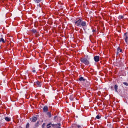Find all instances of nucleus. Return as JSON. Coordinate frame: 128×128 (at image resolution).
<instances>
[{
  "instance_id": "8",
  "label": "nucleus",
  "mask_w": 128,
  "mask_h": 128,
  "mask_svg": "<svg viewBox=\"0 0 128 128\" xmlns=\"http://www.w3.org/2000/svg\"><path fill=\"white\" fill-rule=\"evenodd\" d=\"M0 42H2L3 44H6V41L4 38H0Z\"/></svg>"
},
{
  "instance_id": "24",
  "label": "nucleus",
  "mask_w": 128,
  "mask_h": 128,
  "mask_svg": "<svg viewBox=\"0 0 128 128\" xmlns=\"http://www.w3.org/2000/svg\"><path fill=\"white\" fill-rule=\"evenodd\" d=\"M56 118H58V116H56L54 118V120H56Z\"/></svg>"
},
{
  "instance_id": "6",
  "label": "nucleus",
  "mask_w": 128,
  "mask_h": 128,
  "mask_svg": "<svg viewBox=\"0 0 128 128\" xmlns=\"http://www.w3.org/2000/svg\"><path fill=\"white\" fill-rule=\"evenodd\" d=\"M44 112H48V106H44Z\"/></svg>"
},
{
  "instance_id": "18",
  "label": "nucleus",
  "mask_w": 128,
  "mask_h": 128,
  "mask_svg": "<svg viewBox=\"0 0 128 128\" xmlns=\"http://www.w3.org/2000/svg\"><path fill=\"white\" fill-rule=\"evenodd\" d=\"M40 124V122H37V123L36 124L35 126H36V128H38V125Z\"/></svg>"
},
{
  "instance_id": "15",
  "label": "nucleus",
  "mask_w": 128,
  "mask_h": 128,
  "mask_svg": "<svg viewBox=\"0 0 128 128\" xmlns=\"http://www.w3.org/2000/svg\"><path fill=\"white\" fill-rule=\"evenodd\" d=\"M32 32H33V34H38V31H36L35 29H33L32 30Z\"/></svg>"
},
{
  "instance_id": "16",
  "label": "nucleus",
  "mask_w": 128,
  "mask_h": 128,
  "mask_svg": "<svg viewBox=\"0 0 128 128\" xmlns=\"http://www.w3.org/2000/svg\"><path fill=\"white\" fill-rule=\"evenodd\" d=\"M47 116H48V118H52V114L50 112H48Z\"/></svg>"
},
{
  "instance_id": "28",
  "label": "nucleus",
  "mask_w": 128,
  "mask_h": 128,
  "mask_svg": "<svg viewBox=\"0 0 128 128\" xmlns=\"http://www.w3.org/2000/svg\"><path fill=\"white\" fill-rule=\"evenodd\" d=\"M105 118L106 120V118H108V116L105 117Z\"/></svg>"
},
{
  "instance_id": "22",
  "label": "nucleus",
  "mask_w": 128,
  "mask_h": 128,
  "mask_svg": "<svg viewBox=\"0 0 128 128\" xmlns=\"http://www.w3.org/2000/svg\"><path fill=\"white\" fill-rule=\"evenodd\" d=\"M124 86H128V84L126 82H124Z\"/></svg>"
},
{
  "instance_id": "17",
  "label": "nucleus",
  "mask_w": 128,
  "mask_h": 128,
  "mask_svg": "<svg viewBox=\"0 0 128 128\" xmlns=\"http://www.w3.org/2000/svg\"><path fill=\"white\" fill-rule=\"evenodd\" d=\"M96 118H97V120H100V118H102V116H100V115H98L96 116Z\"/></svg>"
},
{
  "instance_id": "13",
  "label": "nucleus",
  "mask_w": 128,
  "mask_h": 128,
  "mask_svg": "<svg viewBox=\"0 0 128 128\" xmlns=\"http://www.w3.org/2000/svg\"><path fill=\"white\" fill-rule=\"evenodd\" d=\"M80 82H86V79L84 78L83 77H81L80 79H79Z\"/></svg>"
},
{
  "instance_id": "30",
  "label": "nucleus",
  "mask_w": 128,
  "mask_h": 128,
  "mask_svg": "<svg viewBox=\"0 0 128 128\" xmlns=\"http://www.w3.org/2000/svg\"><path fill=\"white\" fill-rule=\"evenodd\" d=\"M2 2H4V1H2Z\"/></svg>"
},
{
  "instance_id": "29",
  "label": "nucleus",
  "mask_w": 128,
  "mask_h": 128,
  "mask_svg": "<svg viewBox=\"0 0 128 128\" xmlns=\"http://www.w3.org/2000/svg\"><path fill=\"white\" fill-rule=\"evenodd\" d=\"M6 114H8V113H6Z\"/></svg>"
},
{
  "instance_id": "5",
  "label": "nucleus",
  "mask_w": 128,
  "mask_h": 128,
  "mask_svg": "<svg viewBox=\"0 0 128 128\" xmlns=\"http://www.w3.org/2000/svg\"><path fill=\"white\" fill-rule=\"evenodd\" d=\"M124 36H126V42L127 44H128V33H126Z\"/></svg>"
},
{
  "instance_id": "3",
  "label": "nucleus",
  "mask_w": 128,
  "mask_h": 128,
  "mask_svg": "<svg viewBox=\"0 0 128 128\" xmlns=\"http://www.w3.org/2000/svg\"><path fill=\"white\" fill-rule=\"evenodd\" d=\"M50 125L52 126L53 128H58V126H62V124L60 123H59L57 124H48L47 126L48 127Z\"/></svg>"
},
{
  "instance_id": "21",
  "label": "nucleus",
  "mask_w": 128,
  "mask_h": 128,
  "mask_svg": "<svg viewBox=\"0 0 128 128\" xmlns=\"http://www.w3.org/2000/svg\"><path fill=\"white\" fill-rule=\"evenodd\" d=\"M119 18H120V20H122V18H124V16H120Z\"/></svg>"
},
{
  "instance_id": "20",
  "label": "nucleus",
  "mask_w": 128,
  "mask_h": 128,
  "mask_svg": "<svg viewBox=\"0 0 128 128\" xmlns=\"http://www.w3.org/2000/svg\"><path fill=\"white\" fill-rule=\"evenodd\" d=\"M26 128H30V123H28L26 124Z\"/></svg>"
},
{
  "instance_id": "31",
  "label": "nucleus",
  "mask_w": 128,
  "mask_h": 128,
  "mask_svg": "<svg viewBox=\"0 0 128 128\" xmlns=\"http://www.w3.org/2000/svg\"><path fill=\"white\" fill-rule=\"evenodd\" d=\"M74 128V126H73V128Z\"/></svg>"
},
{
  "instance_id": "1",
  "label": "nucleus",
  "mask_w": 128,
  "mask_h": 128,
  "mask_svg": "<svg viewBox=\"0 0 128 128\" xmlns=\"http://www.w3.org/2000/svg\"><path fill=\"white\" fill-rule=\"evenodd\" d=\"M75 24L76 26H78V28H84L86 26V22H82V20L80 19L79 20L75 22Z\"/></svg>"
},
{
  "instance_id": "12",
  "label": "nucleus",
  "mask_w": 128,
  "mask_h": 128,
  "mask_svg": "<svg viewBox=\"0 0 128 128\" xmlns=\"http://www.w3.org/2000/svg\"><path fill=\"white\" fill-rule=\"evenodd\" d=\"M5 120H6V122H10V120H11L10 118H8V117L6 118H5Z\"/></svg>"
},
{
  "instance_id": "19",
  "label": "nucleus",
  "mask_w": 128,
  "mask_h": 128,
  "mask_svg": "<svg viewBox=\"0 0 128 128\" xmlns=\"http://www.w3.org/2000/svg\"><path fill=\"white\" fill-rule=\"evenodd\" d=\"M32 72H34V74H36V68H34L32 70Z\"/></svg>"
},
{
  "instance_id": "10",
  "label": "nucleus",
  "mask_w": 128,
  "mask_h": 128,
  "mask_svg": "<svg viewBox=\"0 0 128 128\" xmlns=\"http://www.w3.org/2000/svg\"><path fill=\"white\" fill-rule=\"evenodd\" d=\"M34 2H36V4H40V2H42V1L43 0H34Z\"/></svg>"
},
{
  "instance_id": "14",
  "label": "nucleus",
  "mask_w": 128,
  "mask_h": 128,
  "mask_svg": "<svg viewBox=\"0 0 128 128\" xmlns=\"http://www.w3.org/2000/svg\"><path fill=\"white\" fill-rule=\"evenodd\" d=\"M122 49H120V48H118V52H122Z\"/></svg>"
},
{
  "instance_id": "4",
  "label": "nucleus",
  "mask_w": 128,
  "mask_h": 128,
  "mask_svg": "<svg viewBox=\"0 0 128 128\" xmlns=\"http://www.w3.org/2000/svg\"><path fill=\"white\" fill-rule=\"evenodd\" d=\"M94 60L96 62H100V56H95L94 57Z\"/></svg>"
},
{
  "instance_id": "2",
  "label": "nucleus",
  "mask_w": 128,
  "mask_h": 128,
  "mask_svg": "<svg viewBox=\"0 0 128 128\" xmlns=\"http://www.w3.org/2000/svg\"><path fill=\"white\" fill-rule=\"evenodd\" d=\"M80 60L81 62H82V64H86V66H88V64H90V61L87 60L86 58H82Z\"/></svg>"
},
{
  "instance_id": "27",
  "label": "nucleus",
  "mask_w": 128,
  "mask_h": 128,
  "mask_svg": "<svg viewBox=\"0 0 128 128\" xmlns=\"http://www.w3.org/2000/svg\"><path fill=\"white\" fill-rule=\"evenodd\" d=\"M57 128H60V126H58Z\"/></svg>"
},
{
  "instance_id": "11",
  "label": "nucleus",
  "mask_w": 128,
  "mask_h": 128,
  "mask_svg": "<svg viewBox=\"0 0 128 128\" xmlns=\"http://www.w3.org/2000/svg\"><path fill=\"white\" fill-rule=\"evenodd\" d=\"M114 88H115L116 92H118V85H116L114 86Z\"/></svg>"
},
{
  "instance_id": "7",
  "label": "nucleus",
  "mask_w": 128,
  "mask_h": 128,
  "mask_svg": "<svg viewBox=\"0 0 128 128\" xmlns=\"http://www.w3.org/2000/svg\"><path fill=\"white\" fill-rule=\"evenodd\" d=\"M36 84L38 86V88H41L42 87V83H40V82H36Z\"/></svg>"
},
{
  "instance_id": "26",
  "label": "nucleus",
  "mask_w": 128,
  "mask_h": 128,
  "mask_svg": "<svg viewBox=\"0 0 128 128\" xmlns=\"http://www.w3.org/2000/svg\"><path fill=\"white\" fill-rule=\"evenodd\" d=\"M81 128L80 126H78V128Z\"/></svg>"
},
{
  "instance_id": "25",
  "label": "nucleus",
  "mask_w": 128,
  "mask_h": 128,
  "mask_svg": "<svg viewBox=\"0 0 128 128\" xmlns=\"http://www.w3.org/2000/svg\"><path fill=\"white\" fill-rule=\"evenodd\" d=\"M96 32V30H93V32Z\"/></svg>"
},
{
  "instance_id": "9",
  "label": "nucleus",
  "mask_w": 128,
  "mask_h": 128,
  "mask_svg": "<svg viewBox=\"0 0 128 128\" xmlns=\"http://www.w3.org/2000/svg\"><path fill=\"white\" fill-rule=\"evenodd\" d=\"M38 120V118L36 117H34V118H32V122H36Z\"/></svg>"
},
{
  "instance_id": "23",
  "label": "nucleus",
  "mask_w": 128,
  "mask_h": 128,
  "mask_svg": "<svg viewBox=\"0 0 128 128\" xmlns=\"http://www.w3.org/2000/svg\"><path fill=\"white\" fill-rule=\"evenodd\" d=\"M46 126V124H44L42 125V128H44Z\"/></svg>"
}]
</instances>
